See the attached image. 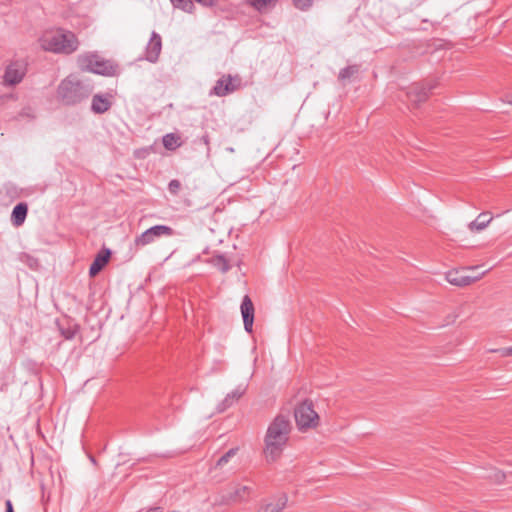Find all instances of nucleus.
<instances>
[{
	"label": "nucleus",
	"mask_w": 512,
	"mask_h": 512,
	"mask_svg": "<svg viewBox=\"0 0 512 512\" xmlns=\"http://www.w3.org/2000/svg\"><path fill=\"white\" fill-rule=\"evenodd\" d=\"M213 264L215 267H217L223 273H226L230 269L228 260L223 255L216 256L213 259Z\"/></svg>",
	"instance_id": "25"
},
{
	"label": "nucleus",
	"mask_w": 512,
	"mask_h": 512,
	"mask_svg": "<svg viewBox=\"0 0 512 512\" xmlns=\"http://www.w3.org/2000/svg\"><path fill=\"white\" fill-rule=\"evenodd\" d=\"M92 92L93 85L88 80L69 75L59 83L56 97L65 106H75L89 98Z\"/></svg>",
	"instance_id": "2"
},
{
	"label": "nucleus",
	"mask_w": 512,
	"mask_h": 512,
	"mask_svg": "<svg viewBox=\"0 0 512 512\" xmlns=\"http://www.w3.org/2000/svg\"><path fill=\"white\" fill-rule=\"evenodd\" d=\"M40 42L44 50L65 55L74 53L80 44L77 36L72 31L63 28L45 32Z\"/></svg>",
	"instance_id": "3"
},
{
	"label": "nucleus",
	"mask_w": 512,
	"mask_h": 512,
	"mask_svg": "<svg viewBox=\"0 0 512 512\" xmlns=\"http://www.w3.org/2000/svg\"><path fill=\"white\" fill-rule=\"evenodd\" d=\"M490 352L498 353L501 357H509L512 356V346L504 347L500 349H493Z\"/></svg>",
	"instance_id": "29"
},
{
	"label": "nucleus",
	"mask_w": 512,
	"mask_h": 512,
	"mask_svg": "<svg viewBox=\"0 0 512 512\" xmlns=\"http://www.w3.org/2000/svg\"><path fill=\"white\" fill-rule=\"evenodd\" d=\"M287 503L286 495L280 496L278 499L264 502L259 507V512H281Z\"/></svg>",
	"instance_id": "18"
},
{
	"label": "nucleus",
	"mask_w": 512,
	"mask_h": 512,
	"mask_svg": "<svg viewBox=\"0 0 512 512\" xmlns=\"http://www.w3.org/2000/svg\"><path fill=\"white\" fill-rule=\"evenodd\" d=\"M238 450V447H233L229 449L217 460L215 468H222L223 466H225L231 460V458H233L237 454Z\"/></svg>",
	"instance_id": "23"
},
{
	"label": "nucleus",
	"mask_w": 512,
	"mask_h": 512,
	"mask_svg": "<svg viewBox=\"0 0 512 512\" xmlns=\"http://www.w3.org/2000/svg\"><path fill=\"white\" fill-rule=\"evenodd\" d=\"M173 235L174 230L170 226L162 224L152 226L134 239L130 246V250L137 253L143 247L154 243L157 239L161 237H171Z\"/></svg>",
	"instance_id": "5"
},
{
	"label": "nucleus",
	"mask_w": 512,
	"mask_h": 512,
	"mask_svg": "<svg viewBox=\"0 0 512 512\" xmlns=\"http://www.w3.org/2000/svg\"><path fill=\"white\" fill-rule=\"evenodd\" d=\"M294 6L301 10V11H307L309 10L314 3V0H292Z\"/></svg>",
	"instance_id": "27"
},
{
	"label": "nucleus",
	"mask_w": 512,
	"mask_h": 512,
	"mask_svg": "<svg viewBox=\"0 0 512 512\" xmlns=\"http://www.w3.org/2000/svg\"><path fill=\"white\" fill-rule=\"evenodd\" d=\"M202 139H203V141L205 142V144H208V142H209V141H208V136H203V138H202Z\"/></svg>",
	"instance_id": "33"
},
{
	"label": "nucleus",
	"mask_w": 512,
	"mask_h": 512,
	"mask_svg": "<svg viewBox=\"0 0 512 512\" xmlns=\"http://www.w3.org/2000/svg\"><path fill=\"white\" fill-rule=\"evenodd\" d=\"M241 314L243 318L244 328L248 333H251L253 330L254 323V305L248 295L243 297L241 303Z\"/></svg>",
	"instance_id": "13"
},
{
	"label": "nucleus",
	"mask_w": 512,
	"mask_h": 512,
	"mask_svg": "<svg viewBox=\"0 0 512 512\" xmlns=\"http://www.w3.org/2000/svg\"><path fill=\"white\" fill-rule=\"evenodd\" d=\"M239 86L240 79L238 77L224 75L219 80H217L215 86L210 92V95L223 97L236 91L239 88Z\"/></svg>",
	"instance_id": "11"
},
{
	"label": "nucleus",
	"mask_w": 512,
	"mask_h": 512,
	"mask_svg": "<svg viewBox=\"0 0 512 512\" xmlns=\"http://www.w3.org/2000/svg\"><path fill=\"white\" fill-rule=\"evenodd\" d=\"M162 143L165 149L174 151L182 145L181 137L175 133H168L163 136Z\"/></svg>",
	"instance_id": "19"
},
{
	"label": "nucleus",
	"mask_w": 512,
	"mask_h": 512,
	"mask_svg": "<svg viewBox=\"0 0 512 512\" xmlns=\"http://www.w3.org/2000/svg\"><path fill=\"white\" fill-rule=\"evenodd\" d=\"M246 388L243 386L236 387L232 392L228 393L224 400L218 405V412H224L237 402L245 393Z\"/></svg>",
	"instance_id": "16"
},
{
	"label": "nucleus",
	"mask_w": 512,
	"mask_h": 512,
	"mask_svg": "<svg viewBox=\"0 0 512 512\" xmlns=\"http://www.w3.org/2000/svg\"><path fill=\"white\" fill-rule=\"evenodd\" d=\"M5 512H14V509H13V504L11 502V500H6L5 502Z\"/></svg>",
	"instance_id": "31"
},
{
	"label": "nucleus",
	"mask_w": 512,
	"mask_h": 512,
	"mask_svg": "<svg viewBox=\"0 0 512 512\" xmlns=\"http://www.w3.org/2000/svg\"><path fill=\"white\" fill-rule=\"evenodd\" d=\"M476 269L477 267H468L451 270L446 273L445 278L451 285L465 287L479 280L485 274V272H483L479 275H472L470 272Z\"/></svg>",
	"instance_id": "7"
},
{
	"label": "nucleus",
	"mask_w": 512,
	"mask_h": 512,
	"mask_svg": "<svg viewBox=\"0 0 512 512\" xmlns=\"http://www.w3.org/2000/svg\"><path fill=\"white\" fill-rule=\"evenodd\" d=\"M491 217L487 218L486 213H481L478 217L469 223V229L471 231H482L485 229L491 221Z\"/></svg>",
	"instance_id": "20"
},
{
	"label": "nucleus",
	"mask_w": 512,
	"mask_h": 512,
	"mask_svg": "<svg viewBox=\"0 0 512 512\" xmlns=\"http://www.w3.org/2000/svg\"><path fill=\"white\" fill-rule=\"evenodd\" d=\"M79 330L80 326L72 322H69L66 327H60V333L66 340H72Z\"/></svg>",
	"instance_id": "21"
},
{
	"label": "nucleus",
	"mask_w": 512,
	"mask_h": 512,
	"mask_svg": "<svg viewBox=\"0 0 512 512\" xmlns=\"http://www.w3.org/2000/svg\"><path fill=\"white\" fill-rule=\"evenodd\" d=\"M253 488L248 485L235 484L231 489L221 496L220 500H216L217 504L226 505L232 503H240L249 500Z\"/></svg>",
	"instance_id": "9"
},
{
	"label": "nucleus",
	"mask_w": 512,
	"mask_h": 512,
	"mask_svg": "<svg viewBox=\"0 0 512 512\" xmlns=\"http://www.w3.org/2000/svg\"><path fill=\"white\" fill-rule=\"evenodd\" d=\"M28 205L24 202L18 203L12 210L11 222L15 227L21 226L27 217Z\"/></svg>",
	"instance_id": "17"
},
{
	"label": "nucleus",
	"mask_w": 512,
	"mask_h": 512,
	"mask_svg": "<svg viewBox=\"0 0 512 512\" xmlns=\"http://www.w3.org/2000/svg\"><path fill=\"white\" fill-rule=\"evenodd\" d=\"M162 49V38L160 34L153 31L145 49V59L151 63H155Z\"/></svg>",
	"instance_id": "12"
},
{
	"label": "nucleus",
	"mask_w": 512,
	"mask_h": 512,
	"mask_svg": "<svg viewBox=\"0 0 512 512\" xmlns=\"http://www.w3.org/2000/svg\"><path fill=\"white\" fill-rule=\"evenodd\" d=\"M292 425L287 416L277 415L269 424L264 437L263 453L268 463L277 461L289 440Z\"/></svg>",
	"instance_id": "1"
},
{
	"label": "nucleus",
	"mask_w": 512,
	"mask_h": 512,
	"mask_svg": "<svg viewBox=\"0 0 512 512\" xmlns=\"http://www.w3.org/2000/svg\"><path fill=\"white\" fill-rule=\"evenodd\" d=\"M181 188V182L177 179H173L168 184V190L171 194L177 195Z\"/></svg>",
	"instance_id": "28"
},
{
	"label": "nucleus",
	"mask_w": 512,
	"mask_h": 512,
	"mask_svg": "<svg viewBox=\"0 0 512 512\" xmlns=\"http://www.w3.org/2000/svg\"><path fill=\"white\" fill-rule=\"evenodd\" d=\"M77 65L83 71H89L103 76H113L117 66L97 53H84L77 57Z\"/></svg>",
	"instance_id": "4"
},
{
	"label": "nucleus",
	"mask_w": 512,
	"mask_h": 512,
	"mask_svg": "<svg viewBox=\"0 0 512 512\" xmlns=\"http://www.w3.org/2000/svg\"><path fill=\"white\" fill-rule=\"evenodd\" d=\"M145 512H163V509L160 506H155L147 509Z\"/></svg>",
	"instance_id": "32"
},
{
	"label": "nucleus",
	"mask_w": 512,
	"mask_h": 512,
	"mask_svg": "<svg viewBox=\"0 0 512 512\" xmlns=\"http://www.w3.org/2000/svg\"><path fill=\"white\" fill-rule=\"evenodd\" d=\"M295 421L299 430L315 428L319 423V415L314 410L311 400H304L294 411Z\"/></svg>",
	"instance_id": "6"
},
{
	"label": "nucleus",
	"mask_w": 512,
	"mask_h": 512,
	"mask_svg": "<svg viewBox=\"0 0 512 512\" xmlns=\"http://www.w3.org/2000/svg\"><path fill=\"white\" fill-rule=\"evenodd\" d=\"M358 72H359V66L358 65H356V64L349 65V66L344 67L343 69L340 70L338 78H339V80L344 81L346 79H349V78L353 77Z\"/></svg>",
	"instance_id": "22"
},
{
	"label": "nucleus",
	"mask_w": 512,
	"mask_h": 512,
	"mask_svg": "<svg viewBox=\"0 0 512 512\" xmlns=\"http://www.w3.org/2000/svg\"><path fill=\"white\" fill-rule=\"evenodd\" d=\"M27 73V65L23 61H13L7 65L2 77V85L5 87L16 86L21 83Z\"/></svg>",
	"instance_id": "8"
},
{
	"label": "nucleus",
	"mask_w": 512,
	"mask_h": 512,
	"mask_svg": "<svg viewBox=\"0 0 512 512\" xmlns=\"http://www.w3.org/2000/svg\"><path fill=\"white\" fill-rule=\"evenodd\" d=\"M175 8L181 9L185 12L191 13L194 9V4L191 0H170Z\"/></svg>",
	"instance_id": "24"
},
{
	"label": "nucleus",
	"mask_w": 512,
	"mask_h": 512,
	"mask_svg": "<svg viewBox=\"0 0 512 512\" xmlns=\"http://www.w3.org/2000/svg\"><path fill=\"white\" fill-rule=\"evenodd\" d=\"M16 101L18 100V95L15 94V93H9V94H3L0 96V102L1 103H6L8 101Z\"/></svg>",
	"instance_id": "30"
},
{
	"label": "nucleus",
	"mask_w": 512,
	"mask_h": 512,
	"mask_svg": "<svg viewBox=\"0 0 512 512\" xmlns=\"http://www.w3.org/2000/svg\"><path fill=\"white\" fill-rule=\"evenodd\" d=\"M510 104L512 105V100L510 101Z\"/></svg>",
	"instance_id": "34"
},
{
	"label": "nucleus",
	"mask_w": 512,
	"mask_h": 512,
	"mask_svg": "<svg viewBox=\"0 0 512 512\" xmlns=\"http://www.w3.org/2000/svg\"><path fill=\"white\" fill-rule=\"evenodd\" d=\"M111 256V251L109 249L101 250L93 260L92 264L89 268V275L91 277L96 276L103 267L108 263Z\"/></svg>",
	"instance_id": "15"
},
{
	"label": "nucleus",
	"mask_w": 512,
	"mask_h": 512,
	"mask_svg": "<svg viewBox=\"0 0 512 512\" xmlns=\"http://www.w3.org/2000/svg\"><path fill=\"white\" fill-rule=\"evenodd\" d=\"M434 87L435 86L432 85L430 82L413 83L407 88V99L412 105L418 106L420 103L425 102L428 99L429 92Z\"/></svg>",
	"instance_id": "10"
},
{
	"label": "nucleus",
	"mask_w": 512,
	"mask_h": 512,
	"mask_svg": "<svg viewBox=\"0 0 512 512\" xmlns=\"http://www.w3.org/2000/svg\"><path fill=\"white\" fill-rule=\"evenodd\" d=\"M111 94H95L91 102V110L95 114H103L112 106Z\"/></svg>",
	"instance_id": "14"
},
{
	"label": "nucleus",
	"mask_w": 512,
	"mask_h": 512,
	"mask_svg": "<svg viewBox=\"0 0 512 512\" xmlns=\"http://www.w3.org/2000/svg\"><path fill=\"white\" fill-rule=\"evenodd\" d=\"M276 0H249L250 4L258 11L265 10L268 6L275 3Z\"/></svg>",
	"instance_id": "26"
}]
</instances>
